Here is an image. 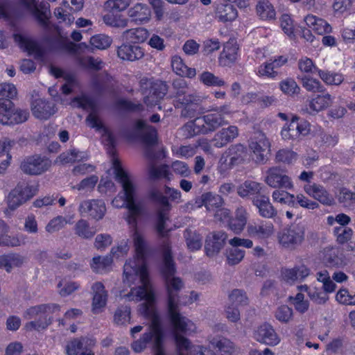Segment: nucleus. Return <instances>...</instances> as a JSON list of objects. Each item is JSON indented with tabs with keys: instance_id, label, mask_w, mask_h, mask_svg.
I'll list each match as a JSON object with an SVG mask.
<instances>
[{
	"instance_id": "obj_1",
	"label": "nucleus",
	"mask_w": 355,
	"mask_h": 355,
	"mask_svg": "<svg viewBox=\"0 0 355 355\" xmlns=\"http://www.w3.org/2000/svg\"><path fill=\"white\" fill-rule=\"evenodd\" d=\"M134 262H130L123 266V281L129 286L137 285L131 288L128 294L121 295L127 301L139 302L144 300L140 304L139 311L144 316L150 320L148 331L144 333L139 339L134 341L131 347L136 353L144 351L148 344H152L155 349V355H165L162 347L163 330L159 315L155 309V296L153 286L148 278L146 270L137 271Z\"/></svg>"
},
{
	"instance_id": "obj_54",
	"label": "nucleus",
	"mask_w": 355,
	"mask_h": 355,
	"mask_svg": "<svg viewBox=\"0 0 355 355\" xmlns=\"http://www.w3.org/2000/svg\"><path fill=\"white\" fill-rule=\"evenodd\" d=\"M98 182V176L93 175L82 180L78 184L71 186V189L78 191L90 192L93 191Z\"/></svg>"
},
{
	"instance_id": "obj_58",
	"label": "nucleus",
	"mask_w": 355,
	"mask_h": 355,
	"mask_svg": "<svg viewBox=\"0 0 355 355\" xmlns=\"http://www.w3.org/2000/svg\"><path fill=\"white\" fill-rule=\"evenodd\" d=\"M230 304L234 306H246L248 304V297L243 290L234 289L229 295Z\"/></svg>"
},
{
	"instance_id": "obj_16",
	"label": "nucleus",
	"mask_w": 355,
	"mask_h": 355,
	"mask_svg": "<svg viewBox=\"0 0 355 355\" xmlns=\"http://www.w3.org/2000/svg\"><path fill=\"white\" fill-rule=\"evenodd\" d=\"M319 93L313 95L308 101L306 112L311 115L317 114L320 112L327 110L334 103V97L326 89L325 92Z\"/></svg>"
},
{
	"instance_id": "obj_9",
	"label": "nucleus",
	"mask_w": 355,
	"mask_h": 355,
	"mask_svg": "<svg viewBox=\"0 0 355 355\" xmlns=\"http://www.w3.org/2000/svg\"><path fill=\"white\" fill-rule=\"evenodd\" d=\"M311 127L308 121L300 120L299 116L293 115L290 122L283 126L281 130L282 138L285 141L300 139L310 134Z\"/></svg>"
},
{
	"instance_id": "obj_63",
	"label": "nucleus",
	"mask_w": 355,
	"mask_h": 355,
	"mask_svg": "<svg viewBox=\"0 0 355 355\" xmlns=\"http://www.w3.org/2000/svg\"><path fill=\"white\" fill-rule=\"evenodd\" d=\"M279 87L282 92L289 96L297 94L300 92V88L297 83L291 78L282 80L279 83Z\"/></svg>"
},
{
	"instance_id": "obj_21",
	"label": "nucleus",
	"mask_w": 355,
	"mask_h": 355,
	"mask_svg": "<svg viewBox=\"0 0 355 355\" xmlns=\"http://www.w3.org/2000/svg\"><path fill=\"white\" fill-rule=\"evenodd\" d=\"M275 226L270 221L252 222L247 226L248 235L258 239H268L275 234Z\"/></svg>"
},
{
	"instance_id": "obj_26",
	"label": "nucleus",
	"mask_w": 355,
	"mask_h": 355,
	"mask_svg": "<svg viewBox=\"0 0 355 355\" xmlns=\"http://www.w3.org/2000/svg\"><path fill=\"white\" fill-rule=\"evenodd\" d=\"M13 40L20 49L28 52V54L37 56L41 55L42 51L40 45L28 35L21 33H14Z\"/></svg>"
},
{
	"instance_id": "obj_43",
	"label": "nucleus",
	"mask_w": 355,
	"mask_h": 355,
	"mask_svg": "<svg viewBox=\"0 0 355 355\" xmlns=\"http://www.w3.org/2000/svg\"><path fill=\"white\" fill-rule=\"evenodd\" d=\"M88 155L85 152L72 148L61 153L56 159L55 162L60 164H69L87 159Z\"/></svg>"
},
{
	"instance_id": "obj_56",
	"label": "nucleus",
	"mask_w": 355,
	"mask_h": 355,
	"mask_svg": "<svg viewBox=\"0 0 355 355\" xmlns=\"http://www.w3.org/2000/svg\"><path fill=\"white\" fill-rule=\"evenodd\" d=\"M272 200L282 205H294L295 196L284 190L276 189L272 193Z\"/></svg>"
},
{
	"instance_id": "obj_25",
	"label": "nucleus",
	"mask_w": 355,
	"mask_h": 355,
	"mask_svg": "<svg viewBox=\"0 0 355 355\" xmlns=\"http://www.w3.org/2000/svg\"><path fill=\"white\" fill-rule=\"evenodd\" d=\"M209 343L216 349V355H236L239 348L230 339L225 337H214L209 339Z\"/></svg>"
},
{
	"instance_id": "obj_35",
	"label": "nucleus",
	"mask_w": 355,
	"mask_h": 355,
	"mask_svg": "<svg viewBox=\"0 0 355 355\" xmlns=\"http://www.w3.org/2000/svg\"><path fill=\"white\" fill-rule=\"evenodd\" d=\"M166 92V85L162 81H157L153 87V90H150L144 97V101L147 106H155L164 97Z\"/></svg>"
},
{
	"instance_id": "obj_8",
	"label": "nucleus",
	"mask_w": 355,
	"mask_h": 355,
	"mask_svg": "<svg viewBox=\"0 0 355 355\" xmlns=\"http://www.w3.org/2000/svg\"><path fill=\"white\" fill-rule=\"evenodd\" d=\"M28 112L15 108L12 102L0 98V123L13 125L28 120Z\"/></svg>"
},
{
	"instance_id": "obj_28",
	"label": "nucleus",
	"mask_w": 355,
	"mask_h": 355,
	"mask_svg": "<svg viewBox=\"0 0 355 355\" xmlns=\"http://www.w3.org/2000/svg\"><path fill=\"white\" fill-rule=\"evenodd\" d=\"M135 132L146 145H153L157 141L156 130L142 120H138L135 123Z\"/></svg>"
},
{
	"instance_id": "obj_4",
	"label": "nucleus",
	"mask_w": 355,
	"mask_h": 355,
	"mask_svg": "<svg viewBox=\"0 0 355 355\" xmlns=\"http://www.w3.org/2000/svg\"><path fill=\"white\" fill-rule=\"evenodd\" d=\"M211 110L214 112L208 113L187 123L181 128L183 135L191 137L196 135H207L227 123L225 115L231 112L229 105H223Z\"/></svg>"
},
{
	"instance_id": "obj_42",
	"label": "nucleus",
	"mask_w": 355,
	"mask_h": 355,
	"mask_svg": "<svg viewBox=\"0 0 355 355\" xmlns=\"http://www.w3.org/2000/svg\"><path fill=\"white\" fill-rule=\"evenodd\" d=\"M54 46L59 50L64 51L70 54L76 55L80 46L87 47L85 43L76 44L71 42L67 37L59 35L54 41Z\"/></svg>"
},
{
	"instance_id": "obj_24",
	"label": "nucleus",
	"mask_w": 355,
	"mask_h": 355,
	"mask_svg": "<svg viewBox=\"0 0 355 355\" xmlns=\"http://www.w3.org/2000/svg\"><path fill=\"white\" fill-rule=\"evenodd\" d=\"M304 190L309 196L324 205L331 206L335 203L333 196L322 185L315 183L308 184L304 187Z\"/></svg>"
},
{
	"instance_id": "obj_34",
	"label": "nucleus",
	"mask_w": 355,
	"mask_h": 355,
	"mask_svg": "<svg viewBox=\"0 0 355 355\" xmlns=\"http://www.w3.org/2000/svg\"><path fill=\"white\" fill-rule=\"evenodd\" d=\"M239 46L236 42L231 40L227 42L223 48L219 58L220 64L223 66H230L238 58Z\"/></svg>"
},
{
	"instance_id": "obj_6",
	"label": "nucleus",
	"mask_w": 355,
	"mask_h": 355,
	"mask_svg": "<svg viewBox=\"0 0 355 355\" xmlns=\"http://www.w3.org/2000/svg\"><path fill=\"white\" fill-rule=\"evenodd\" d=\"M60 310L57 304H42L26 309L23 317L26 320H33L25 324L24 328L27 331H40L46 329L52 322V318L49 315Z\"/></svg>"
},
{
	"instance_id": "obj_33",
	"label": "nucleus",
	"mask_w": 355,
	"mask_h": 355,
	"mask_svg": "<svg viewBox=\"0 0 355 355\" xmlns=\"http://www.w3.org/2000/svg\"><path fill=\"white\" fill-rule=\"evenodd\" d=\"M249 214L243 207H238L235 211L234 217L230 218L228 223L229 228L235 234H240L245 227Z\"/></svg>"
},
{
	"instance_id": "obj_31",
	"label": "nucleus",
	"mask_w": 355,
	"mask_h": 355,
	"mask_svg": "<svg viewBox=\"0 0 355 355\" xmlns=\"http://www.w3.org/2000/svg\"><path fill=\"white\" fill-rule=\"evenodd\" d=\"M304 21L307 27L318 35H324L331 32V26L324 19L309 14L304 17Z\"/></svg>"
},
{
	"instance_id": "obj_11",
	"label": "nucleus",
	"mask_w": 355,
	"mask_h": 355,
	"mask_svg": "<svg viewBox=\"0 0 355 355\" xmlns=\"http://www.w3.org/2000/svg\"><path fill=\"white\" fill-rule=\"evenodd\" d=\"M35 187L26 183L18 184L7 197L8 207L13 211L31 200L37 194Z\"/></svg>"
},
{
	"instance_id": "obj_12",
	"label": "nucleus",
	"mask_w": 355,
	"mask_h": 355,
	"mask_svg": "<svg viewBox=\"0 0 355 355\" xmlns=\"http://www.w3.org/2000/svg\"><path fill=\"white\" fill-rule=\"evenodd\" d=\"M174 329L173 338L177 355H214L212 351L202 345H193L189 339Z\"/></svg>"
},
{
	"instance_id": "obj_57",
	"label": "nucleus",
	"mask_w": 355,
	"mask_h": 355,
	"mask_svg": "<svg viewBox=\"0 0 355 355\" xmlns=\"http://www.w3.org/2000/svg\"><path fill=\"white\" fill-rule=\"evenodd\" d=\"M116 109L127 112H140L143 110L141 103H135L125 98H119L114 103Z\"/></svg>"
},
{
	"instance_id": "obj_14",
	"label": "nucleus",
	"mask_w": 355,
	"mask_h": 355,
	"mask_svg": "<svg viewBox=\"0 0 355 355\" xmlns=\"http://www.w3.org/2000/svg\"><path fill=\"white\" fill-rule=\"evenodd\" d=\"M270 146L269 139L262 132H255L249 142L252 158L257 163H264L267 160Z\"/></svg>"
},
{
	"instance_id": "obj_27",
	"label": "nucleus",
	"mask_w": 355,
	"mask_h": 355,
	"mask_svg": "<svg viewBox=\"0 0 355 355\" xmlns=\"http://www.w3.org/2000/svg\"><path fill=\"white\" fill-rule=\"evenodd\" d=\"M128 16L137 24L148 23L151 18V11L147 4L137 3L128 10Z\"/></svg>"
},
{
	"instance_id": "obj_51",
	"label": "nucleus",
	"mask_w": 355,
	"mask_h": 355,
	"mask_svg": "<svg viewBox=\"0 0 355 355\" xmlns=\"http://www.w3.org/2000/svg\"><path fill=\"white\" fill-rule=\"evenodd\" d=\"M302 87L310 92H325V87L321 82L309 76H304L301 78Z\"/></svg>"
},
{
	"instance_id": "obj_2",
	"label": "nucleus",
	"mask_w": 355,
	"mask_h": 355,
	"mask_svg": "<svg viewBox=\"0 0 355 355\" xmlns=\"http://www.w3.org/2000/svg\"><path fill=\"white\" fill-rule=\"evenodd\" d=\"M112 166L114 170L116 179L121 185L122 191L120 192L112 201V205L116 208L126 207L128 213L126 220L133 228L132 240L134 243L135 256L133 259L128 260L124 266L130 263L134 262L137 271L146 270V255L147 245L143 236L137 231V218L141 214L142 207L139 202H137V187L134 178L125 172L121 167L120 162L117 158L113 157Z\"/></svg>"
},
{
	"instance_id": "obj_41",
	"label": "nucleus",
	"mask_w": 355,
	"mask_h": 355,
	"mask_svg": "<svg viewBox=\"0 0 355 355\" xmlns=\"http://www.w3.org/2000/svg\"><path fill=\"white\" fill-rule=\"evenodd\" d=\"M261 189L262 185L261 183L252 180H246L238 187L237 193L240 197L245 198L252 196H259Z\"/></svg>"
},
{
	"instance_id": "obj_50",
	"label": "nucleus",
	"mask_w": 355,
	"mask_h": 355,
	"mask_svg": "<svg viewBox=\"0 0 355 355\" xmlns=\"http://www.w3.org/2000/svg\"><path fill=\"white\" fill-rule=\"evenodd\" d=\"M184 236L185 238L187 248L191 250H198L202 247V237L195 230L187 229L185 230Z\"/></svg>"
},
{
	"instance_id": "obj_38",
	"label": "nucleus",
	"mask_w": 355,
	"mask_h": 355,
	"mask_svg": "<svg viewBox=\"0 0 355 355\" xmlns=\"http://www.w3.org/2000/svg\"><path fill=\"white\" fill-rule=\"evenodd\" d=\"M238 17L236 9L230 3H220L216 8V18L221 22L232 21Z\"/></svg>"
},
{
	"instance_id": "obj_23",
	"label": "nucleus",
	"mask_w": 355,
	"mask_h": 355,
	"mask_svg": "<svg viewBox=\"0 0 355 355\" xmlns=\"http://www.w3.org/2000/svg\"><path fill=\"white\" fill-rule=\"evenodd\" d=\"M92 311L94 313H101L107 302L108 293L103 283L97 282L92 286Z\"/></svg>"
},
{
	"instance_id": "obj_59",
	"label": "nucleus",
	"mask_w": 355,
	"mask_h": 355,
	"mask_svg": "<svg viewBox=\"0 0 355 355\" xmlns=\"http://www.w3.org/2000/svg\"><path fill=\"white\" fill-rule=\"evenodd\" d=\"M289 300L294 306L295 310L300 313H304L309 309V303L307 300H304L303 293H298L294 297L290 296Z\"/></svg>"
},
{
	"instance_id": "obj_3",
	"label": "nucleus",
	"mask_w": 355,
	"mask_h": 355,
	"mask_svg": "<svg viewBox=\"0 0 355 355\" xmlns=\"http://www.w3.org/2000/svg\"><path fill=\"white\" fill-rule=\"evenodd\" d=\"M175 272L170 249L167 247L164 250V266L162 272L166 279L168 295V311L173 329L184 334H190L196 330L194 323L179 313L178 304V292L183 288L184 284L179 277H173Z\"/></svg>"
},
{
	"instance_id": "obj_5",
	"label": "nucleus",
	"mask_w": 355,
	"mask_h": 355,
	"mask_svg": "<svg viewBox=\"0 0 355 355\" xmlns=\"http://www.w3.org/2000/svg\"><path fill=\"white\" fill-rule=\"evenodd\" d=\"M71 106L89 111L86 119L88 125L101 133L103 141L108 146H113L114 138L110 130L105 127L98 116V108L95 101L86 95L75 97L71 102Z\"/></svg>"
},
{
	"instance_id": "obj_29",
	"label": "nucleus",
	"mask_w": 355,
	"mask_h": 355,
	"mask_svg": "<svg viewBox=\"0 0 355 355\" xmlns=\"http://www.w3.org/2000/svg\"><path fill=\"white\" fill-rule=\"evenodd\" d=\"M239 136V128L236 125H230L217 132L212 139L214 146L223 148Z\"/></svg>"
},
{
	"instance_id": "obj_62",
	"label": "nucleus",
	"mask_w": 355,
	"mask_h": 355,
	"mask_svg": "<svg viewBox=\"0 0 355 355\" xmlns=\"http://www.w3.org/2000/svg\"><path fill=\"white\" fill-rule=\"evenodd\" d=\"M59 293L62 297L68 296L79 289L80 284L75 282L62 280L58 284Z\"/></svg>"
},
{
	"instance_id": "obj_20",
	"label": "nucleus",
	"mask_w": 355,
	"mask_h": 355,
	"mask_svg": "<svg viewBox=\"0 0 355 355\" xmlns=\"http://www.w3.org/2000/svg\"><path fill=\"white\" fill-rule=\"evenodd\" d=\"M78 210L80 214H87L92 218L98 220L104 217L106 206L103 200H85L80 202Z\"/></svg>"
},
{
	"instance_id": "obj_36",
	"label": "nucleus",
	"mask_w": 355,
	"mask_h": 355,
	"mask_svg": "<svg viewBox=\"0 0 355 355\" xmlns=\"http://www.w3.org/2000/svg\"><path fill=\"white\" fill-rule=\"evenodd\" d=\"M96 340L92 338H81L69 341L65 347L67 355H78L80 350L85 347H94L96 345Z\"/></svg>"
},
{
	"instance_id": "obj_53",
	"label": "nucleus",
	"mask_w": 355,
	"mask_h": 355,
	"mask_svg": "<svg viewBox=\"0 0 355 355\" xmlns=\"http://www.w3.org/2000/svg\"><path fill=\"white\" fill-rule=\"evenodd\" d=\"M112 42L110 37L104 34H98L90 38L89 44L93 49L104 50L110 47Z\"/></svg>"
},
{
	"instance_id": "obj_40",
	"label": "nucleus",
	"mask_w": 355,
	"mask_h": 355,
	"mask_svg": "<svg viewBox=\"0 0 355 355\" xmlns=\"http://www.w3.org/2000/svg\"><path fill=\"white\" fill-rule=\"evenodd\" d=\"M49 73L55 78H64L66 83L62 85V90L65 94H69L73 90V87L76 83L73 76L66 74L62 69L53 65L49 67Z\"/></svg>"
},
{
	"instance_id": "obj_45",
	"label": "nucleus",
	"mask_w": 355,
	"mask_h": 355,
	"mask_svg": "<svg viewBox=\"0 0 355 355\" xmlns=\"http://www.w3.org/2000/svg\"><path fill=\"white\" fill-rule=\"evenodd\" d=\"M149 35L148 31L144 28H131L123 33V37L131 43H141L146 40Z\"/></svg>"
},
{
	"instance_id": "obj_44",
	"label": "nucleus",
	"mask_w": 355,
	"mask_h": 355,
	"mask_svg": "<svg viewBox=\"0 0 355 355\" xmlns=\"http://www.w3.org/2000/svg\"><path fill=\"white\" fill-rule=\"evenodd\" d=\"M112 262L111 254L104 257L96 256L92 259L90 266L94 272L104 273L110 269Z\"/></svg>"
},
{
	"instance_id": "obj_49",
	"label": "nucleus",
	"mask_w": 355,
	"mask_h": 355,
	"mask_svg": "<svg viewBox=\"0 0 355 355\" xmlns=\"http://www.w3.org/2000/svg\"><path fill=\"white\" fill-rule=\"evenodd\" d=\"M75 234L84 239H90L96 234V230L85 219L78 220L74 226Z\"/></svg>"
},
{
	"instance_id": "obj_30",
	"label": "nucleus",
	"mask_w": 355,
	"mask_h": 355,
	"mask_svg": "<svg viewBox=\"0 0 355 355\" xmlns=\"http://www.w3.org/2000/svg\"><path fill=\"white\" fill-rule=\"evenodd\" d=\"M33 114L39 119H48L56 112L54 103L43 99L35 100L32 104Z\"/></svg>"
},
{
	"instance_id": "obj_60",
	"label": "nucleus",
	"mask_w": 355,
	"mask_h": 355,
	"mask_svg": "<svg viewBox=\"0 0 355 355\" xmlns=\"http://www.w3.org/2000/svg\"><path fill=\"white\" fill-rule=\"evenodd\" d=\"M227 262L230 266L239 263L245 257V251L234 247L227 250Z\"/></svg>"
},
{
	"instance_id": "obj_22",
	"label": "nucleus",
	"mask_w": 355,
	"mask_h": 355,
	"mask_svg": "<svg viewBox=\"0 0 355 355\" xmlns=\"http://www.w3.org/2000/svg\"><path fill=\"white\" fill-rule=\"evenodd\" d=\"M254 338L257 342L270 346L278 345L281 340L273 327L268 323L260 325L254 331Z\"/></svg>"
},
{
	"instance_id": "obj_19",
	"label": "nucleus",
	"mask_w": 355,
	"mask_h": 355,
	"mask_svg": "<svg viewBox=\"0 0 355 355\" xmlns=\"http://www.w3.org/2000/svg\"><path fill=\"white\" fill-rule=\"evenodd\" d=\"M51 166V162L48 159L34 155L27 157L21 164V168L26 174L40 175Z\"/></svg>"
},
{
	"instance_id": "obj_13",
	"label": "nucleus",
	"mask_w": 355,
	"mask_h": 355,
	"mask_svg": "<svg viewBox=\"0 0 355 355\" xmlns=\"http://www.w3.org/2000/svg\"><path fill=\"white\" fill-rule=\"evenodd\" d=\"M304 235V227L302 225L295 224L279 232L277 239L283 248L293 250L302 243Z\"/></svg>"
},
{
	"instance_id": "obj_64",
	"label": "nucleus",
	"mask_w": 355,
	"mask_h": 355,
	"mask_svg": "<svg viewBox=\"0 0 355 355\" xmlns=\"http://www.w3.org/2000/svg\"><path fill=\"white\" fill-rule=\"evenodd\" d=\"M70 223V220H67L66 218L58 216L51 219L45 229L47 232L53 234L61 230L67 223Z\"/></svg>"
},
{
	"instance_id": "obj_48",
	"label": "nucleus",
	"mask_w": 355,
	"mask_h": 355,
	"mask_svg": "<svg viewBox=\"0 0 355 355\" xmlns=\"http://www.w3.org/2000/svg\"><path fill=\"white\" fill-rule=\"evenodd\" d=\"M318 75L327 85H340L345 79L343 73L327 70H318Z\"/></svg>"
},
{
	"instance_id": "obj_7",
	"label": "nucleus",
	"mask_w": 355,
	"mask_h": 355,
	"mask_svg": "<svg viewBox=\"0 0 355 355\" xmlns=\"http://www.w3.org/2000/svg\"><path fill=\"white\" fill-rule=\"evenodd\" d=\"M173 87L177 89V107H182L181 116L184 118H193L198 112L201 99L193 94H187L188 87L184 80H176L173 83Z\"/></svg>"
},
{
	"instance_id": "obj_47",
	"label": "nucleus",
	"mask_w": 355,
	"mask_h": 355,
	"mask_svg": "<svg viewBox=\"0 0 355 355\" xmlns=\"http://www.w3.org/2000/svg\"><path fill=\"white\" fill-rule=\"evenodd\" d=\"M103 21L109 26L123 28L128 26L129 19L122 14L108 12L103 17Z\"/></svg>"
},
{
	"instance_id": "obj_10",
	"label": "nucleus",
	"mask_w": 355,
	"mask_h": 355,
	"mask_svg": "<svg viewBox=\"0 0 355 355\" xmlns=\"http://www.w3.org/2000/svg\"><path fill=\"white\" fill-rule=\"evenodd\" d=\"M20 3L33 15L41 27L46 30L50 28L51 11L49 3L44 0H20Z\"/></svg>"
},
{
	"instance_id": "obj_46",
	"label": "nucleus",
	"mask_w": 355,
	"mask_h": 355,
	"mask_svg": "<svg viewBox=\"0 0 355 355\" xmlns=\"http://www.w3.org/2000/svg\"><path fill=\"white\" fill-rule=\"evenodd\" d=\"M258 16L263 20H272L276 17V12L273 6L267 0L259 1L256 6Z\"/></svg>"
},
{
	"instance_id": "obj_15",
	"label": "nucleus",
	"mask_w": 355,
	"mask_h": 355,
	"mask_svg": "<svg viewBox=\"0 0 355 355\" xmlns=\"http://www.w3.org/2000/svg\"><path fill=\"white\" fill-rule=\"evenodd\" d=\"M263 180L267 185L272 188H284L286 189L293 188L291 178L286 175L282 168L277 166L269 168L266 171Z\"/></svg>"
},
{
	"instance_id": "obj_37",
	"label": "nucleus",
	"mask_w": 355,
	"mask_h": 355,
	"mask_svg": "<svg viewBox=\"0 0 355 355\" xmlns=\"http://www.w3.org/2000/svg\"><path fill=\"white\" fill-rule=\"evenodd\" d=\"M117 54L123 60L134 61L141 58L144 53L139 46L123 44L119 47Z\"/></svg>"
},
{
	"instance_id": "obj_18",
	"label": "nucleus",
	"mask_w": 355,
	"mask_h": 355,
	"mask_svg": "<svg viewBox=\"0 0 355 355\" xmlns=\"http://www.w3.org/2000/svg\"><path fill=\"white\" fill-rule=\"evenodd\" d=\"M227 239V234L223 231L209 233L205 240V249L209 257L216 256L223 248Z\"/></svg>"
},
{
	"instance_id": "obj_52",
	"label": "nucleus",
	"mask_w": 355,
	"mask_h": 355,
	"mask_svg": "<svg viewBox=\"0 0 355 355\" xmlns=\"http://www.w3.org/2000/svg\"><path fill=\"white\" fill-rule=\"evenodd\" d=\"M200 81L208 87H224L225 80L209 71H204L199 76Z\"/></svg>"
},
{
	"instance_id": "obj_61",
	"label": "nucleus",
	"mask_w": 355,
	"mask_h": 355,
	"mask_svg": "<svg viewBox=\"0 0 355 355\" xmlns=\"http://www.w3.org/2000/svg\"><path fill=\"white\" fill-rule=\"evenodd\" d=\"M280 26L284 33L288 35L291 39L295 38V26L293 21L290 15L284 14L281 16L280 19Z\"/></svg>"
},
{
	"instance_id": "obj_55",
	"label": "nucleus",
	"mask_w": 355,
	"mask_h": 355,
	"mask_svg": "<svg viewBox=\"0 0 355 355\" xmlns=\"http://www.w3.org/2000/svg\"><path fill=\"white\" fill-rule=\"evenodd\" d=\"M24 244L25 236L22 234L8 235L6 233L0 241V245L6 247H19Z\"/></svg>"
},
{
	"instance_id": "obj_32",
	"label": "nucleus",
	"mask_w": 355,
	"mask_h": 355,
	"mask_svg": "<svg viewBox=\"0 0 355 355\" xmlns=\"http://www.w3.org/2000/svg\"><path fill=\"white\" fill-rule=\"evenodd\" d=\"M252 204L258 209L261 216L272 218L277 215V210L266 196H257L252 200Z\"/></svg>"
},
{
	"instance_id": "obj_17",
	"label": "nucleus",
	"mask_w": 355,
	"mask_h": 355,
	"mask_svg": "<svg viewBox=\"0 0 355 355\" xmlns=\"http://www.w3.org/2000/svg\"><path fill=\"white\" fill-rule=\"evenodd\" d=\"M151 196L155 201L162 205V209L159 210L157 214V219L155 225L157 232L159 235L164 236L166 234V222L168 220V216L166 210H168L170 205L168 203V198L163 196V194L159 191H153Z\"/></svg>"
},
{
	"instance_id": "obj_39",
	"label": "nucleus",
	"mask_w": 355,
	"mask_h": 355,
	"mask_svg": "<svg viewBox=\"0 0 355 355\" xmlns=\"http://www.w3.org/2000/svg\"><path fill=\"white\" fill-rule=\"evenodd\" d=\"M171 64L173 71L177 75L189 78H194L196 75V69L188 67L182 58L178 55H174L171 58Z\"/></svg>"
}]
</instances>
